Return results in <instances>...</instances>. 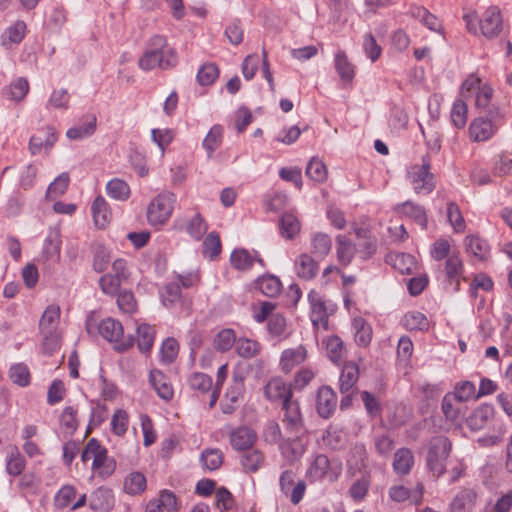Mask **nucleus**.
<instances>
[{"instance_id": "3c124183", "label": "nucleus", "mask_w": 512, "mask_h": 512, "mask_svg": "<svg viewBox=\"0 0 512 512\" xmlns=\"http://www.w3.org/2000/svg\"><path fill=\"white\" fill-rule=\"evenodd\" d=\"M404 326L409 330H427L429 322L426 316L418 311H411L405 314Z\"/></svg>"}, {"instance_id": "338daca9", "label": "nucleus", "mask_w": 512, "mask_h": 512, "mask_svg": "<svg viewBox=\"0 0 512 512\" xmlns=\"http://www.w3.org/2000/svg\"><path fill=\"white\" fill-rule=\"evenodd\" d=\"M468 108L463 100L454 102L451 110V119L457 128H463L467 122Z\"/></svg>"}, {"instance_id": "412c9836", "label": "nucleus", "mask_w": 512, "mask_h": 512, "mask_svg": "<svg viewBox=\"0 0 512 512\" xmlns=\"http://www.w3.org/2000/svg\"><path fill=\"white\" fill-rule=\"evenodd\" d=\"M309 301L311 304V320L315 327L322 326L328 329V314L322 297L315 291L309 293Z\"/></svg>"}, {"instance_id": "f03ea898", "label": "nucleus", "mask_w": 512, "mask_h": 512, "mask_svg": "<svg viewBox=\"0 0 512 512\" xmlns=\"http://www.w3.org/2000/svg\"><path fill=\"white\" fill-rule=\"evenodd\" d=\"M81 459L83 462L92 460V469L101 478H106L112 475L116 468L115 461L108 458L107 451L103 449L99 442L94 438L88 441L81 454Z\"/></svg>"}, {"instance_id": "37998d69", "label": "nucleus", "mask_w": 512, "mask_h": 512, "mask_svg": "<svg viewBox=\"0 0 512 512\" xmlns=\"http://www.w3.org/2000/svg\"><path fill=\"white\" fill-rule=\"evenodd\" d=\"M207 229L208 225L199 213L185 222L186 232L195 240H200L207 232Z\"/></svg>"}, {"instance_id": "6e6552de", "label": "nucleus", "mask_w": 512, "mask_h": 512, "mask_svg": "<svg viewBox=\"0 0 512 512\" xmlns=\"http://www.w3.org/2000/svg\"><path fill=\"white\" fill-rule=\"evenodd\" d=\"M472 91L476 92L475 105L478 108H487L493 97V88L488 83H483L476 74H471L462 83L461 94L465 96Z\"/></svg>"}, {"instance_id": "7ed1b4c3", "label": "nucleus", "mask_w": 512, "mask_h": 512, "mask_svg": "<svg viewBox=\"0 0 512 512\" xmlns=\"http://www.w3.org/2000/svg\"><path fill=\"white\" fill-rule=\"evenodd\" d=\"M176 196L171 192H162L156 195L147 207V220L151 226L160 227L170 219Z\"/></svg>"}, {"instance_id": "5fc2aeb1", "label": "nucleus", "mask_w": 512, "mask_h": 512, "mask_svg": "<svg viewBox=\"0 0 512 512\" xmlns=\"http://www.w3.org/2000/svg\"><path fill=\"white\" fill-rule=\"evenodd\" d=\"M258 286L260 291L268 297H275L280 294L282 290V284L275 276H265L260 278Z\"/></svg>"}, {"instance_id": "4d7b16f0", "label": "nucleus", "mask_w": 512, "mask_h": 512, "mask_svg": "<svg viewBox=\"0 0 512 512\" xmlns=\"http://www.w3.org/2000/svg\"><path fill=\"white\" fill-rule=\"evenodd\" d=\"M236 344L235 333L232 329L221 330L214 339V347L220 352H226Z\"/></svg>"}, {"instance_id": "f257e3e1", "label": "nucleus", "mask_w": 512, "mask_h": 512, "mask_svg": "<svg viewBox=\"0 0 512 512\" xmlns=\"http://www.w3.org/2000/svg\"><path fill=\"white\" fill-rule=\"evenodd\" d=\"M430 169L431 159L428 154L422 157L421 164H414L408 168L407 179L416 194H429L435 189V176Z\"/></svg>"}, {"instance_id": "6ab92c4d", "label": "nucleus", "mask_w": 512, "mask_h": 512, "mask_svg": "<svg viewBox=\"0 0 512 512\" xmlns=\"http://www.w3.org/2000/svg\"><path fill=\"white\" fill-rule=\"evenodd\" d=\"M497 128L490 119L476 118L469 126V137L472 141L482 142L490 139Z\"/></svg>"}, {"instance_id": "e433bc0d", "label": "nucleus", "mask_w": 512, "mask_h": 512, "mask_svg": "<svg viewBox=\"0 0 512 512\" xmlns=\"http://www.w3.org/2000/svg\"><path fill=\"white\" fill-rule=\"evenodd\" d=\"M332 248V240L329 235L318 232L311 239V252L319 258L326 257Z\"/></svg>"}, {"instance_id": "aec40b11", "label": "nucleus", "mask_w": 512, "mask_h": 512, "mask_svg": "<svg viewBox=\"0 0 512 512\" xmlns=\"http://www.w3.org/2000/svg\"><path fill=\"white\" fill-rule=\"evenodd\" d=\"M337 405V396L335 392L327 386L321 387L317 393L316 408L319 415L328 418L335 410Z\"/></svg>"}, {"instance_id": "a211bd4d", "label": "nucleus", "mask_w": 512, "mask_h": 512, "mask_svg": "<svg viewBox=\"0 0 512 512\" xmlns=\"http://www.w3.org/2000/svg\"><path fill=\"white\" fill-rule=\"evenodd\" d=\"M149 381L161 399L170 401L173 398L174 389L172 383L162 371L157 369L151 370L149 374Z\"/></svg>"}, {"instance_id": "5701e85b", "label": "nucleus", "mask_w": 512, "mask_h": 512, "mask_svg": "<svg viewBox=\"0 0 512 512\" xmlns=\"http://www.w3.org/2000/svg\"><path fill=\"white\" fill-rule=\"evenodd\" d=\"M465 251L476 260L485 261L490 254V248L486 240L477 235H468L464 240Z\"/></svg>"}, {"instance_id": "0eeeda50", "label": "nucleus", "mask_w": 512, "mask_h": 512, "mask_svg": "<svg viewBox=\"0 0 512 512\" xmlns=\"http://www.w3.org/2000/svg\"><path fill=\"white\" fill-rule=\"evenodd\" d=\"M99 334L109 342L115 343V348L125 351L133 346L131 337H124V329L118 320L106 318L98 325Z\"/></svg>"}, {"instance_id": "2f4dec72", "label": "nucleus", "mask_w": 512, "mask_h": 512, "mask_svg": "<svg viewBox=\"0 0 512 512\" xmlns=\"http://www.w3.org/2000/svg\"><path fill=\"white\" fill-rule=\"evenodd\" d=\"M60 320V308L55 305L48 306L39 322V329L41 334H50L58 331Z\"/></svg>"}, {"instance_id": "79ce46f5", "label": "nucleus", "mask_w": 512, "mask_h": 512, "mask_svg": "<svg viewBox=\"0 0 512 512\" xmlns=\"http://www.w3.org/2000/svg\"><path fill=\"white\" fill-rule=\"evenodd\" d=\"M155 330L148 324H141L137 327V345L140 351L147 352L153 346Z\"/></svg>"}, {"instance_id": "cd10ccee", "label": "nucleus", "mask_w": 512, "mask_h": 512, "mask_svg": "<svg viewBox=\"0 0 512 512\" xmlns=\"http://www.w3.org/2000/svg\"><path fill=\"white\" fill-rule=\"evenodd\" d=\"M97 119L95 115H87L83 121L67 130L66 136L70 140H82L92 136L96 131Z\"/></svg>"}, {"instance_id": "473e14b6", "label": "nucleus", "mask_w": 512, "mask_h": 512, "mask_svg": "<svg viewBox=\"0 0 512 512\" xmlns=\"http://www.w3.org/2000/svg\"><path fill=\"white\" fill-rule=\"evenodd\" d=\"M387 262L402 274H411L417 265L415 258L406 253H391L387 256Z\"/></svg>"}, {"instance_id": "20e7f679", "label": "nucleus", "mask_w": 512, "mask_h": 512, "mask_svg": "<svg viewBox=\"0 0 512 512\" xmlns=\"http://www.w3.org/2000/svg\"><path fill=\"white\" fill-rule=\"evenodd\" d=\"M450 451L451 442L448 438L439 436L430 441L427 454V465L435 476L440 477L445 473L446 460Z\"/></svg>"}, {"instance_id": "a18cd8bd", "label": "nucleus", "mask_w": 512, "mask_h": 512, "mask_svg": "<svg viewBox=\"0 0 512 512\" xmlns=\"http://www.w3.org/2000/svg\"><path fill=\"white\" fill-rule=\"evenodd\" d=\"M352 327L355 330V341L360 346H367L372 338L371 327L361 317L353 319Z\"/></svg>"}, {"instance_id": "8fccbe9b", "label": "nucleus", "mask_w": 512, "mask_h": 512, "mask_svg": "<svg viewBox=\"0 0 512 512\" xmlns=\"http://www.w3.org/2000/svg\"><path fill=\"white\" fill-rule=\"evenodd\" d=\"M306 175L311 180L322 183L328 176L326 165L321 160L312 158L306 167Z\"/></svg>"}, {"instance_id": "774afa93", "label": "nucleus", "mask_w": 512, "mask_h": 512, "mask_svg": "<svg viewBox=\"0 0 512 512\" xmlns=\"http://www.w3.org/2000/svg\"><path fill=\"white\" fill-rule=\"evenodd\" d=\"M128 414L123 409H118L112 416L111 427L114 434L122 436L126 433L128 428Z\"/></svg>"}, {"instance_id": "a19ab883", "label": "nucleus", "mask_w": 512, "mask_h": 512, "mask_svg": "<svg viewBox=\"0 0 512 512\" xmlns=\"http://www.w3.org/2000/svg\"><path fill=\"white\" fill-rule=\"evenodd\" d=\"M398 210L400 213L413 218L414 221L421 225L423 228L426 227L427 215L425 209L422 206L411 201H407L401 204L398 207Z\"/></svg>"}, {"instance_id": "4be33fe9", "label": "nucleus", "mask_w": 512, "mask_h": 512, "mask_svg": "<svg viewBox=\"0 0 512 512\" xmlns=\"http://www.w3.org/2000/svg\"><path fill=\"white\" fill-rule=\"evenodd\" d=\"M294 269L299 278L311 280L317 275L319 266L311 255L302 253L295 259Z\"/></svg>"}, {"instance_id": "f3484780", "label": "nucleus", "mask_w": 512, "mask_h": 512, "mask_svg": "<svg viewBox=\"0 0 512 512\" xmlns=\"http://www.w3.org/2000/svg\"><path fill=\"white\" fill-rule=\"evenodd\" d=\"M56 141V131L54 128L47 126L30 138L29 151L32 155L38 154L43 148L48 151Z\"/></svg>"}, {"instance_id": "bf43d9fd", "label": "nucleus", "mask_w": 512, "mask_h": 512, "mask_svg": "<svg viewBox=\"0 0 512 512\" xmlns=\"http://www.w3.org/2000/svg\"><path fill=\"white\" fill-rule=\"evenodd\" d=\"M110 252L101 244L94 247L93 268L97 272H103L110 263Z\"/></svg>"}, {"instance_id": "ea45409f", "label": "nucleus", "mask_w": 512, "mask_h": 512, "mask_svg": "<svg viewBox=\"0 0 512 512\" xmlns=\"http://www.w3.org/2000/svg\"><path fill=\"white\" fill-rule=\"evenodd\" d=\"M323 442L330 449L339 450L345 446L347 435L343 430L330 426L323 436Z\"/></svg>"}, {"instance_id": "c9c22d12", "label": "nucleus", "mask_w": 512, "mask_h": 512, "mask_svg": "<svg viewBox=\"0 0 512 512\" xmlns=\"http://www.w3.org/2000/svg\"><path fill=\"white\" fill-rule=\"evenodd\" d=\"M325 346L327 356L335 364H339L346 355L344 343L338 336L328 337L325 341Z\"/></svg>"}, {"instance_id": "49530a36", "label": "nucleus", "mask_w": 512, "mask_h": 512, "mask_svg": "<svg viewBox=\"0 0 512 512\" xmlns=\"http://www.w3.org/2000/svg\"><path fill=\"white\" fill-rule=\"evenodd\" d=\"M107 194L116 200L125 201L129 198L130 188L128 184L118 178L110 180L106 185Z\"/></svg>"}, {"instance_id": "de8ad7c7", "label": "nucleus", "mask_w": 512, "mask_h": 512, "mask_svg": "<svg viewBox=\"0 0 512 512\" xmlns=\"http://www.w3.org/2000/svg\"><path fill=\"white\" fill-rule=\"evenodd\" d=\"M146 488V478L140 472L130 473L124 481V490L128 494L136 495L143 492Z\"/></svg>"}, {"instance_id": "9b49d317", "label": "nucleus", "mask_w": 512, "mask_h": 512, "mask_svg": "<svg viewBox=\"0 0 512 512\" xmlns=\"http://www.w3.org/2000/svg\"><path fill=\"white\" fill-rule=\"evenodd\" d=\"M281 491L289 496L293 504H298L304 497L306 484L303 480L296 482V473L293 470H285L281 473L279 479Z\"/></svg>"}, {"instance_id": "ddd939ff", "label": "nucleus", "mask_w": 512, "mask_h": 512, "mask_svg": "<svg viewBox=\"0 0 512 512\" xmlns=\"http://www.w3.org/2000/svg\"><path fill=\"white\" fill-rule=\"evenodd\" d=\"M308 358L307 348L300 344L296 347L287 348L282 351L279 366L282 372L290 373L295 367L304 363Z\"/></svg>"}, {"instance_id": "0e129e2a", "label": "nucleus", "mask_w": 512, "mask_h": 512, "mask_svg": "<svg viewBox=\"0 0 512 512\" xmlns=\"http://www.w3.org/2000/svg\"><path fill=\"white\" fill-rule=\"evenodd\" d=\"M492 408L481 406L477 408L469 418V425L472 429L482 428L492 416Z\"/></svg>"}, {"instance_id": "f8f14e48", "label": "nucleus", "mask_w": 512, "mask_h": 512, "mask_svg": "<svg viewBox=\"0 0 512 512\" xmlns=\"http://www.w3.org/2000/svg\"><path fill=\"white\" fill-rule=\"evenodd\" d=\"M282 410V423L285 429L290 433H300L303 429V419L298 402L289 399L282 404Z\"/></svg>"}, {"instance_id": "393cba45", "label": "nucleus", "mask_w": 512, "mask_h": 512, "mask_svg": "<svg viewBox=\"0 0 512 512\" xmlns=\"http://www.w3.org/2000/svg\"><path fill=\"white\" fill-rule=\"evenodd\" d=\"M409 11L412 17L419 20L429 30L443 34L442 22L438 19V17L430 13L425 7L420 5H412Z\"/></svg>"}, {"instance_id": "dca6fc26", "label": "nucleus", "mask_w": 512, "mask_h": 512, "mask_svg": "<svg viewBox=\"0 0 512 512\" xmlns=\"http://www.w3.org/2000/svg\"><path fill=\"white\" fill-rule=\"evenodd\" d=\"M264 395L270 401H281L283 404L291 399L292 391L280 377H274L264 386Z\"/></svg>"}, {"instance_id": "c85d7f7f", "label": "nucleus", "mask_w": 512, "mask_h": 512, "mask_svg": "<svg viewBox=\"0 0 512 512\" xmlns=\"http://www.w3.org/2000/svg\"><path fill=\"white\" fill-rule=\"evenodd\" d=\"M281 452L290 461L298 460L305 453L307 441L301 436L287 438L280 444Z\"/></svg>"}, {"instance_id": "9d476101", "label": "nucleus", "mask_w": 512, "mask_h": 512, "mask_svg": "<svg viewBox=\"0 0 512 512\" xmlns=\"http://www.w3.org/2000/svg\"><path fill=\"white\" fill-rule=\"evenodd\" d=\"M188 384L198 397L209 394V407L215 406L219 398V391L217 387H213L210 376L201 372H194L189 376Z\"/></svg>"}, {"instance_id": "58836bf2", "label": "nucleus", "mask_w": 512, "mask_h": 512, "mask_svg": "<svg viewBox=\"0 0 512 512\" xmlns=\"http://www.w3.org/2000/svg\"><path fill=\"white\" fill-rule=\"evenodd\" d=\"M264 463V455L258 449H247L241 458V464L246 472H256Z\"/></svg>"}, {"instance_id": "b1692460", "label": "nucleus", "mask_w": 512, "mask_h": 512, "mask_svg": "<svg viewBox=\"0 0 512 512\" xmlns=\"http://www.w3.org/2000/svg\"><path fill=\"white\" fill-rule=\"evenodd\" d=\"M423 493L424 486L422 483H418L413 491L409 490L403 485L392 486L389 489V497L394 502H403L412 497L416 505H419L421 503Z\"/></svg>"}, {"instance_id": "13d9d810", "label": "nucleus", "mask_w": 512, "mask_h": 512, "mask_svg": "<svg viewBox=\"0 0 512 512\" xmlns=\"http://www.w3.org/2000/svg\"><path fill=\"white\" fill-rule=\"evenodd\" d=\"M201 462L208 470L218 469L223 462V454L219 449H207L201 454Z\"/></svg>"}, {"instance_id": "4468645a", "label": "nucleus", "mask_w": 512, "mask_h": 512, "mask_svg": "<svg viewBox=\"0 0 512 512\" xmlns=\"http://www.w3.org/2000/svg\"><path fill=\"white\" fill-rule=\"evenodd\" d=\"M478 495L473 488H462L453 497L449 504L450 512H473Z\"/></svg>"}, {"instance_id": "a878e982", "label": "nucleus", "mask_w": 512, "mask_h": 512, "mask_svg": "<svg viewBox=\"0 0 512 512\" xmlns=\"http://www.w3.org/2000/svg\"><path fill=\"white\" fill-rule=\"evenodd\" d=\"M359 378V367L355 362H347L344 364L340 377L339 389L341 393H350L354 391V387Z\"/></svg>"}, {"instance_id": "39448f33", "label": "nucleus", "mask_w": 512, "mask_h": 512, "mask_svg": "<svg viewBox=\"0 0 512 512\" xmlns=\"http://www.w3.org/2000/svg\"><path fill=\"white\" fill-rule=\"evenodd\" d=\"M174 60L173 50L168 47L166 39L154 35L150 38L139 64H172Z\"/></svg>"}, {"instance_id": "6e6d98bb", "label": "nucleus", "mask_w": 512, "mask_h": 512, "mask_svg": "<svg viewBox=\"0 0 512 512\" xmlns=\"http://www.w3.org/2000/svg\"><path fill=\"white\" fill-rule=\"evenodd\" d=\"M268 331L272 337H286L287 322L282 314L275 313L268 319Z\"/></svg>"}, {"instance_id": "864d4df0", "label": "nucleus", "mask_w": 512, "mask_h": 512, "mask_svg": "<svg viewBox=\"0 0 512 512\" xmlns=\"http://www.w3.org/2000/svg\"><path fill=\"white\" fill-rule=\"evenodd\" d=\"M9 377L14 384L22 387L27 386L31 379L30 371L23 363L12 365L9 370Z\"/></svg>"}, {"instance_id": "e2e57ef3", "label": "nucleus", "mask_w": 512, "mask_h": 512, "mask_svg": "<svg viewBox=\"0 0 512 512\" xmlns=\"http://www.w3.org/2000/svg\"><path fill=\"white\" fill-rule=\"evenodd\" d=\"M255 259L245 249L235 250L231 255V264L238 270H248L253 266Z\"/></svg>"}, {"instance_id": "680f3d73", "label": "nucleus", "mask_w": 512, "mask_h": 512, "mask_svg": "<svg viewBox=\"0 0 512 512\" xmlns=\"http://www.w3.org/2000/svg\"><path fill=\"white\" fill-rule=\"evenodd\" d=\"M452 395L457 399V402H466L470 399L476 398V386L470 381H463L456 385Z\"/></svg>"}, {"instance_id": "4c0bfd02", "label": "nucleus", "mask_w": 512, "mask_h": 512, "mask_svg": "<svg viewBox=\"0 0 512 512\" xmlns=\"http://www.w3.org/2000/svg\"><path fill=\"white\" fill-rule=\"evenodd\" d=\"M235 345L237 354L246 359L257 356L262 349L261 344L257 340L246 337L239 338Z\"/></svg>"}, {"instance_id": "c03bdc74", "label": "nucleus", "mask_w": 512, "mask_h": 512, "mask_svg": "<svg viewBox=\"0 0 512 512\" xmlns=\"http://www.w3.org/2000/svg\"><path fill=\"white\" fill-rule=\"evenodd\" d=\"M446 276L450 281L456 282V289L459 287V279L463 273V262L458 254H452L445 263Z\"/></svg>"}, {"instance_id": "1a4fd4ad", "label": "nucleus", "mask_w": 512, "mask_h": 512, "mask_svg": "<svg viewBox=\"0 0 512 512\" xmlns=\"http://www.w3.org/2000/svg\"><path fill=\"white\" fill-rule=\"evenodd\" d=\"M481 34L488 38H496L503 29L501 11L496 6L488 7L478 21Z\"/></svg>"}, {"instance_id": "2eb2a0df", "label": "nucleus", "mask_w": 512, "mask_h": 512, "mask_svg": "<svg viewBox=\"0 0 512 512\" xmlns=\"http://www.w3.org/2000/svg\"><path fill=\"white\" fill-rule=\"evenodd\" d=\"M229 440L231 446L238 451L247 450L253 447L257 440V434L249 427L241 426L230 432Z\"/></svg>"}, {"instance_id": "69168bd1", "label": "nucleus", "mask_w": 512, "mask_h": 512, "mask_svg": "<svg viewBox=\"0 0 512 512\" xmlns=\"http://www.w3.org/2000/svg\"><path fill=\"white\" fill-rule=\"evenodd\" d=\"M29 91V83L26 78H18L12 82L8 89L9 98L14 101H21Z\"/></svg>"}, {"instance_id": "f704fd0d", "label": "nucleus", "mask_w": 512, "mask_h": 512, "mask_svg": "<svg viewBox=\"0 0 512 512\" xmlns=\"http://www.w3.org/2000/svg\"><path fill=\"white\" fill-rule=\"evenodd\" d=\"M336 244L337 259L341 265L347 266L354 257L355 247L345 235H339L336 238Z\"/></svg>"}, {"instance_id": "423d86ee", "label": "nucleus", "mask_w": 512, "mask_h": 512, "mask_svg": "<svg viewBox=\"0 0 512 512\" xmlns=\"http://www.w3.org/2000/svg\"><path fill=\"white\" fill-rule=\"evenodd\" d=\"M342 465L339 462L330 461L324 454L317 455L306 471L310 481H319L327 478L334 482L341 473Z\"/></svg>"}, {"instance_id": "7c9ffc66", "label": "nucleus", "mask_w": 512, "mask_h": 512, "mask_svg": "<svg viewBox=\"0 0 512 512\" xmlns=\"http://www.w3.org/2000/svg\"><path fill=\"white\" fill-rule=\"evenodd\" d=\"M27 25L23 20H17L7 27L1 35V43L4 46L19 44L25 37Z\"/></svg>"}, {"instance_id": "bb28decb", "label": "nucleus", "mask_w": 512, "mask_h": 512, "mask_svg": "<svg viewBox=\"0 0 512 512\" xmlns=\"http://www.w3.org/2000/svg\"><path fill=\"white\" fill-rule=\"evenodd\" d=\"M113 493L110 489L100 487L91 493L89 506L97 512H108L113 506Z\"/></svg>"}, {"instance_id": "603ef678", "label": "nucleus", "mask_w": 512, "mask_h": 512, "mask_svg": "<svg viewBox=\"0 0 512 512\" xmlns=\"http://www.w3.org/2000/svg\"><path fill=\"white\" fill-rule=\"evenodd\" d=\"M447 218L455 232L461 233L465 230V220L459 206L455 202L447 204Z\"/></svg>"}, {"instance_id": "c756f323", "label": "nucleus", "mask_w": 512, "mask_h": 512, "mask_svg": "<svg viewBox=\"0 0 512 512\" xmlns=\"http://www.w3.org/2000/svg\"><path fill=\"white\" fill-rule=\"evenodd\" d=\"M91 210L95 225L98 228H105L109 224L112 214L104 197H96L92 203Z\"/></svg>"}, {"instance_id": "09e8293b", "label": "nucleus", "mask_w": 512, "mask_h": 512, "mask_svg": "<svg viewBox=\"0 0 512 512\" xmlns=\"http://www.w3.org/2000/svg\"><path fill=\"white\" fill-rule=\"evenodd\" d=\"M280 227L282 235L287 239H292L300 231V222L292 213H285L281 217Z\"/></svg>"}, {"instance_id": "052dcab7", "label": "nucleus", "mask_w": 512, "mask_h": 512, "mask_svg": "<svg viewBox=\"0 0 512 512\" xmlns=\"http://www.w3.org/2000/svg\"><path fill=\"white\" fill-rule=\"evenodd\" d=\"M221 252V241L216 232L209 233L203 241V254L210 259L218 256Z\"/></svg>"}, {"instance_id": "72a5a7b5", "label": "nucleus", "mask_w": 512, "mask_h": 512, "mask_svg": "<svg viewBox=\"0 0 512 512\" xmlns=\"http://www.w3.org/2000/svg\"><path fill=\"white\" fill-rule=\"evenodd\" d=\"M414 464V456L408 448H400L394 454L393 469L399 475H407Z\"/></svg>"}]
</instances>
